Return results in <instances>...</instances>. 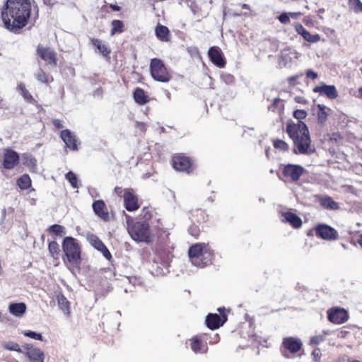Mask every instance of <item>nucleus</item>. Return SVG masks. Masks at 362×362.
Segmentation results:
<instances>
[{
    "label": "nucleus",
    "instance_id": "nucleus-59",
    "mask_svg": "<svg viewBox=\"0 0 362 362\" xmlns=\"http://www.w3.org/2000/svg\"><path fill=\"white\" fill-rule=\"evenodd\" d=\"M242 8L243 9H250V6L246 4H243L241 5Z\"/></svg>",
    "mask_w": 362,
    "mask_h": 362
},
{
    "label": "nucleus",
    "instance_id": "nucleus-36",
    "mask_svg": "<svg viewBox=\"0 0 362 362\" xmlns=\"http://www.w3.org/2000/svg\"><path fill=\"white\" fill-rule=\"evenodd\" d=\"M317 107L319 109V112L317 114L318 122L320 123H324L327 120V110H329V109L327 108V107L325 106L324 105H321V104H318L317 105Z\"/></svg>",
    "mask_w": 362,
    "mask_h": 362
},
{
    "label": "nucleus",
    "instance_id": "nucleus-41",
    "mask_svg": "<svg viewBox=\"0 0 362 362\" xmlns=\"http://www.w3.org/2000/svg\"><path fill=\"white\" fill-rule=\"evenodd\" d=\"M48 231L55 234L56 235H62L65 233L64 227L58 224H54L49 226Z\"/></svg>",
    "mask_w": 362,
    "mask_h": 362
},
{
    "label": "nucleus",
    "instance_id": "nucleus-42",
    "mask_svg": "<svg viewBox=\"0 0 362 362\" xmlns=\"http://www.w3.org/2000/svg\"><path fill=\"white\" fill-rule=\"evenodd\" d=\"M4 346L7 350L15 351H17L18 353H23V354L24 352V349H22L20 347L19 344H17V343H15V342H8V343H6L4 345Z\"/></svg>",
    "mask_w": 362,
    "mask_h": 362
},
{
    "label": "nucleus",
    "instance_id": "nucleus-18",
    "mask_svg": "<svg viewBox=\"0 0 362 362\" xmlns=\"http://www.w3.org/2000/svg\"><path fill=\"white\" fill-rule=\"evenodd\" d=\"M316 235L325 240H334L337 235V231L332 227L322 224L315 228Z\"/></svg>",
    "mask_w": 362,
    "mask_h": 362
},
{
    "label": "nucleus",
    "instance_id": "nucleus-30",
    "mask_svg": "<svg viewBox=\"0 0 362 362\" xmlns=\"http://www.w3.org/2000/svg\"><path fill=\"white\" fill-rule=\"evenodd\" d=\"M23 163L30 170V171H36L37 160L32 155L29 153H24L23 155Z\"/></svg>",
    "mask_w": 362,
    "mask_h": 362
},
{
    "label": "nucleus",
    "instance_id": "nucleus-48",
    "mask_svg": "<svg viewBox=\"0 0 362 362\" xmlns=\"http://www.w3.org/2000/svg\"><path fill=\"white\" fill-rule=\"evenodd\" d=\"M125 280L129 284H132L133 286L140 285L141 283V280L136 276L125 277Z\"/></svg>",
    "mask_w": 362,
    "mask_h": 362
},
{
    "label": "nucleus",
    "instance_id": "nucleus-12",
    "mask_svg": "<svg viewBox=\"0 0 362 362\" xmlns=\"http://www.w3.org/2000/svg\"><path fill=\"white\" fill-rule=\"evenodd\" d=\"M19 161L18 154L12 149H6L4 153L3 166L6 169H13Z\"/></svg>",
    "mask_w": 362,
    "mask_h": 362
},
{
    "label": "nucleus",
    "instance_id": "nucleus-25",
    "mask_svg": "<svg viewBox=\"0 0 362 362\" xmlns=\"http://www.w3.org/2000/svg\"><path fill=\"white\" fill-rule=\"evenodd\" d=\"M26 310L27 306L24 303H12L8 305L9 313L16 317H22Z\"/></svg>",
    "mask_w": 362,
    "mask_h": 362
},
{
    "label": "nucleus",
    "instance_id": "nucleus-52",
    "mask_svg": "<svg viewBox=\"0 0 362 362\" xmlns=\"http://www.w3.org/2000/svg\"><path fill=\"white\" fill-rule=\"evenodd\" d=\"M66 0H43L44 3L48 6H53L57 3H64Z\"/></svg>",
    "mask_w": 362,
    "mask_h": 362
},
{
    "label": "nucleus",
    "instance_id": "nucleus-60",
    "mask_svg": "<svg viewBox=\"0 0 362 362\" xmlns=\"http://www.w3.org/2000/svg\"><path fill=\"white\" fill-rule=\"evenodd\" d=\"M358 243L362 247V234L359 236V238L358 240Z\"/></svg>",
    "mask_w": 362,
    "mask_h": 362
},
{
    "label": "nucleus",
    "instance_id": "nucleus-43",
    "mask_svg": "<svg viewBox=\"0 0 362 362\" xmlns=\"http://www.w3.org/2000/svg\"><path fill=\"white\" fill-rule=\"evenodd\" d=\"M274 146L275 148L283 151H286L288 149V145L283 140H276L274 142Z\"/></svg>",
    "mask_w": 362,
    "mask_h": 362
},
{
    "label": "nucleus",
    "instance_id": "nucleus-11",
    "mask_svg": "<svg viewBox=\"0 0 362 362\" xmlns=\"http://www.w3.org/2000/svg\"><path fill=\"white\" fill-rule=\"evenodd\" d=\"M313 91L319 93L320 95H326L329 99H336L338 97V92L334 85H327L322 83L320 85L315 86Z\"/></svg>",
    "mask_w": 362,
    "mask_h": 362
},
{
    "label": "nucleus",
    "instance_id": "nucleus-19",
    "mask_svg": "<svg viewBox=\"0 0 362 362\" xmlns=\"http://www.w3.org/2000/svg\"><path fill=\"white\" fill-rule=\"evenodd\" d=\"M189 342L190 348L194 354H205L208 351L207 344L201 339V337H193L189 340Z\"/></svg>",
    "mask_w": 362,
    "mask_h": 362
},
{
    "label": "nucleus",
    "instance_id": "nucleus-62",
    "mask_svg": "<svg viewBox=\"0 0 362 362\" xmlns=\"http://www.w3.org/2000/svg\"><path fill=\"white\" fill-rule=\"evenodd\" d=\"M166 95H167L168 99L170 98V93L168 91H166Z\"/></svg>",
    "mask_w": 362,
    "mask_h": 362
},
{
    "label": "nucleus",
    "instance_id": "nucleus-33",
    "mask_svg": "<svg viewBox=\"0 0 362 362\" xmlns=\"http://www.w3.org/2000/svg\"><path fill=\"white\" fill-rule=\"evenodd\" d=\"M18 89L21 91V94L27 102L30 103H34L35 102V99L26 89L25 86L23 83H20L18 85Z\"/></svg>",
    "mask_w": 362,
    "mask_h": 362
},
{
    "label": "nucleus",
    "instance_id": "nucleus-34",
    "mask_svg": "<svg viewBox=\"0 0 362 362\" xmlns=\"http://www.w3.org/2000/svg\"><path fill=\"white\" fill-rule=\"evenodd\" d=\"M18 187L22 189H26L29 188L31 185V180L28 175H23L17 180Z\"/></svg>",
    "mask_w": 362,
    "mask_h": 362
},
{
    "label": "nucleus",
    "instance_id": "nucleus-20",
    "mask_svg": "<svg viewBox=\"0 0 362 362\" xmlns=\"http://www.w3.org/2000/svg\"><path fill=\"white\" fill-rule=\"evenodd\" d=\"M208 54L210 60L218 67H224L226 62L223 57L222 53L218 47H211L209 51Z\"/></svg>",
    "mask_w": 362,
    "mask_h": 362
},
{
    "label": "nucleus",
    "instance_id": "nucleus-51",
    "mask_svg": "<svg viewBox=\"0 0 362 362\" xmlns=\"http://www.w3.org/2000/svg\"><path fill=\"white\" fill-rule=\"evenodd\" d=\"M52 124L57 129H62L64 127L63 122L59 119H54L52 121Z\"/></svg>",
    "mask_w": 362,
    "mask_h": 362
},
{
    "label": "nucleus",
    "instance_id": "nucleus-24",
    "mask_svg": "<svg viewBox=\"0 0 362 362\" xmlns=\"http://www.w3.org/2000/svg\"><path fill=\"white\" fill-rule=\"evenodd\" d=\"M281 216L283 222L289 223L295 228H299L302 226L301 218L292 212H285Z\"/></svg>",
    "mask_w": 362,
    "mask_h": 362
},
{
    "label": "nucleus",
    "instance_id": "nucleus-39",
    "mask_svg": "<svg viewBox=\"0 0 362 362\" xmlns=\"http://www.w3.org/2000/svg\"><path fill=\"white\" fill-rule=\"evenodd\" d=\"M124 24L119 20H114L112 22L111 35H114L116 33H122Z\"/></svg>",
    "mask_w": 362,
    "mask_h": 362
},
{
    "label": "nucleus",
    "instance_id": "nucleus-7",
    "mask_svg": "<svg viewBox=\"0 0 362 362\" xmlns=\"http://www.w3.org/2000/svg\"><path fill=\"white\" fill-rule=\"evenodd\" d=\"M150 70L151 76L157 81L168 83L171 78L165 66L160 59L154 58L151 60Z\"/></svg>",
    "mask_w": 362,
    "mask_h": 362
},
{
    "label": "nucleus",
    "instance_id": "nucleus-63",
    "mask_svg": "<svg viewBox=\"0 0 362 362\" xmlns=\"http://www.w3.org/2000/svg\"><path fill=\"white\" fill-rule=\"evenodd\" d=\"M349 362H362V361H361L359 360H351V361H349Z\"/></svg>",
    "mask_w": 362,
    "mask_h": 362
},
{
    "label": "nucleus",
    "instance_id": "nucleus-3",
    "mask_svg": "<svg viewBox=\"0 0 362 362\" xmlns=\"http://www.w3.org/2000/svg\"><path fill=\"white\" fill-rule=\"evenodd\" d=\"M127 231L130 237L136 242L150 243L153 240V235L150 226L146 221L134 222L131 216L126 214Z\"/></svg>",
    "mask_w": 362,
    "mask_h": 362
},
{
    "label": "nucleus",
    "instance_id": "nucleus-15",
    "mask_svg": "<svg viewBox=\"0 0 362 362\" xmlns=\"http://www.w3.org/2000/svg\"><path fill=\"white\" fill-rule=\"evenodd\" d=\"M227 320L226 315L209 314L206 317V324L211 329H216L222 326Z\"/></svg>",
    "mask_w": 362,
    "mask_h": 362
},
{
    "label": "nucleus",
    "instance_id": "nucleus-27",
    "mask_svg": "<svg viewBox=\"0 0 362 362\" xmlns=\"http://www.w3.org/2000/svg\"><path fill=\"white\" fill-rule=\"evenodd\" d=\"M320 204L327 209L337 210L339 208L337 202H334L332 197L326 195L318 196Z\"/></svg>",
    "mask_w": 362,
    "mask_h": 362
},
{
    "label": "nucleus",
    "instance_id": "nucleus-9",
    "mask_svg": "<svg viewBox=\"0 0 362 362\" xmlns=\"http://www.w3.org/2000/svg\"><path fill=\"white\" fill-rule=\"evenodd\" d=\"M23 347V354L28 356L30 362H44L45 354L40 349L30 344H27Z\"/></svg>",
    "mask_w": 362,
    "mask_h": 362
},
{
    "label": "nucleus",
    "instance_id": "nucleus-1",
    "mask_svg": "<svg viewBox=\"0 0 362 362\" xmlns=\"http://www.w3.org/2000/svg\"><path fill=\"white\" fill-rule=\"evenodd\" d=\"M31 13L29 0H7L1 9L3 26L13 33H19L28 23Z\"/></svg>",
    "mask_w": 362,
    "mask_h": 362
},
{
    "label": "nucleus",
    "instance_id": "nucleus-55",
    "mask_svg": "<svg viewBox=\"0 0 362 362\" xmlns=\"http://www.w3.org/2000/svg\"><path fill=\"white\" fill-rule=\"evenodd\" d=\"M224 80L226 83H233V81H234V78L232 75L230 74H227L224 76Z\"/></svg>",
    "mask_w": 362,
    "mask_h": 362
},
{
    "label": "nucleus",
    "instance_id": "nucleus-58",
    "mask_svg": "<svg viewBox=\"0 0 362 362\" xmlns=\"http://www.w3.org/2000/svg\"><path fill=\"white\" fill-rule=\"evenodd\" d=\"M301 13L300 12L296 13H289V16H291L293 18H297L298 16H300Z\"/></svg>",
    "mask_w": 362,
    "mask_h": 362
},
{
    "label": "nucleus",
    "instance_id": "nucleus-17",
    "mask_svg": "<svg viewBox=\"0 0 362 362\" xmlns=\"http://www.w3.org/2000/svg\"><path fill=\"white\" fill-rule=\"evenodd\" d=\"M126 209L129 211H136L139 208L136 195L130 189H125L123 195Z\"/></svg>",
    "mask_w": 362,
    "mask_h": 362
},
{
    "label": "nucleus",
    "instance_id": "nucleus-10",
    "mask_svg": "<svg viewBox=\"0 0 362 362\" xmlns=\"http://www.w3.org/2000/svg\"><path fill=\"white\" fill-rule=\"evenodd\" d=\"M37 53L40 57L48 64L53 66L57 65V54L52 49L38 46Z\"/></svg>",
    "mask_w": 362,
    "mask_h": 362
},
{
    "label": "nucleus",
    "instance_id": "nucleus-50",
    "mask_svg": "<svg viewBox=\"0 0 362 362\" xmlns=\"http://www.w3.org/2000/svg\"><path fill=\"white\" fill-rule=\"evenodd\" d=\"M305 74L308 78H310L312 80H315L317 77V74L311 69H308Z\"/></svg>",
    "mask_w": 362,
    "mask_h": 362
},
{
    "label": "nucleus",
    "instance_id": "nucleus-56",
    "mask_svg": "<svg viewBox=\"0 0 362 362\" xmlns=\"http://www.w3.org/2000/svg\"><path fill=\"white\" fill-rule=\"evenodd\" d=\"M354 96L358 98H362V87L358 88V90L354 93Z\"/></svg>",
    "mask_w": 362,
    "mask_h": 362
},
{
    "label": "nucleus",
    "instance_id": "nucleus-47",
    "mask_svg": "<svg viewBox=\"0 0 362 362\" xmlns=\"http://www.w3.org/2000/svg\"><path fill=\"white\" fill-rule=\"evenodd\" d=\"M279 21L284 24H288L290 23V17L288 13H282L278 16Z\"/></svg>",
    "mask_w": 362,
    "mask_h": 362
},
{
    "label": "nucleus",
    "instance_id": "nucleus-29",
    "mask_svg": "<svg viewBox=\"0 0 362 362\" xmlns=\"http://www.w3.org/2000/svg\"><path fill=\"white\" fill-rule=\"evenodd\" d=\"M155 33L160 41L168 42L170 40V31L166 26L158 24L156 27Z\"/></svg>",
    "mask_w": 362,
    "mask_h": 362
},
{
    "label": "nucleus",
    "instance_id": "nucleus-44",
    "mask_svg": "<svg viewBox=\"0 0 362 362\" xmlns=\"http://www.w3.org/2000/svg\"><path fill=\"white\" fill-rule=\"evenodd\" d=\"M25 337H30L35 340L42 341V336L40 333H36L33 331H27L23 333Z\"/></svg>",
    "mask_w": 362,
    "mask_h": 362
},
{
    "label": "nucleus",
    "instance_id": "nucleus-28",
    "mask_svg": "<svg viewBox=\"0 0 362 362\" xmlns=\"http://www.w3.org/2000/svg\"><path fill=\"white\" fill-rule=\"evenodd\" d=\"M92 45L95 47L96 51L100 53L104 57L109 59L110 58V49L99 39H92Z\"/></svg>",
    "mask_w": 362,
    "mask_h": 362
},
{
    "label": "nucleus",
    "instance_id": "nucleus-26",
    "mask_svg": "<svg viewBox=\"0 0 362 362\" xmlns=\"http://www.w3.org/2000/svg\"><path fill=\"white\" fill-rule=\"evenodd\" d=\"M296 32L309 42H317L320 40L319 35H311L301 24L296 26Z\"/></svg>",
    "mask_w": 362,
    "mask_h": 362
},
{
    "label": "nucleus",
    "instance_id": "nucleus-14",
    "mask_svg": "<svg viewBox=\"0 0 362 362\" xmlns=\"http://www.w3.org/2000/svg\"><path fill=\"white\" fill-rule=\"evenodd\" d=\"M173 166L177 171L189 173L192 163L188 157L179 155L173 157Z\"/></svg>",
    "mask_w": 362,
    "mask_h": 362
},
{
    "label": "nucleus",
    "instance_id": "nucleus-37",
    "mask_svg": "<svg viewBox=\"0 0 362 362\" xmlns=\"http://www.w3.org/2000/svg\"><path fill=\"white\" fill-rule=\"evenodd\" d=\"M48 250L49 254L54 259H58L59 255V245L57 242L52 241L49 243Z\"/></svg>",
    "mask_w": 362,
    "mask_h": 362
},
{
    "label": "nucleus",
    "instance_id": "nucleus-45",
    "mask_svg": "<svg viewBox=\"0 0 362 362\" xmlns=\"http://www.w3.org/2000/svg\"><path fill=\"white\" fill-rule=\"evenodd\" d=\"M325 340V337L323 335L319 334L314 337H312L310 340V344L313 346H316L320 344Z\"/></svg>",
    "mask_w": 362,
    "mask_h": 362
},
{
    "label": "nucleus",
    "instance_id": "nucleus-38",
    "mask_svg": "<svg viewBox=\"0 0 362 362\" xmlns=\"http://www.w3.org/2000/svg\"><path fill=\"white\" fill-rule=\"evenodd\" d=\"M88 240L95 249L98 250L103 247L104 245L103 243L95 235L93 234H90L88 235Z\"/></svg>",
    "mask_w": 362,
    "mask_h": 362
},
{
    "label": "nucleus",
    "instance_id": "nucleus-6",
    "mask_svg": "<svg viewBox=\"0 0 362 362\" xmlns=\"http://www.w3.org/2000/svg\"><path fill=\"white\" fill-rule=\"evenodd\" d=\"M303 344L300 339L293 337H285L280 347L281 355L287 359H291L302 348Z\"/></svg>",
    "mask_w": 362,
    "mask_h": 362
},
{
    "label": "nucleus",
    "instance_id": "nucleus-23",
    "mask_svg": "<svg viewBox=\"0 0 362 362\" xmlns=\"http://www.w3.org/2000/svg\"><path fill=\"white\" fill-rule=\"evenodd\" d=\"M55 298L57 300L59 309L66 316L70 315V302L60 291L55 292Z\"/></svg>",
    "mask_w": 362,
    "mask_h": 362
},
{
    "label": "nucleus",
    "instance_id": "nucleus-13",
    "mask_svg": "<svg viewBox=\"0 0 362 362\" xmlns=\"http://www.w3.org/2000/svg\"><path fill=\"white\" fill-rule=\"evenodd\" d=\"M60 138L65 143L66 147L71 151L78 150V140L75 134L69 129H64L60 132Z\"/></svg>",
    "mask_w": 362,
    "mask_h": 362
},
{
    "label": "nucleus",
    "instance_id": "nucleus-22",
    "mask_svg": "<svg viewBox=\"0 0 362 362\" xmlns=\"http://www.w3.org/2000/svg\"><path fill=\"white\" fill-rule=\"evenodd\" d=\"M298 58V53L290 48L281 51L279 57V64L284 66H287L293 59Z\"/></svg>",
    "mask_w": 362,
    "mask_h": 362
},
{
    "label": "nucleus",
    "instance_id": "nucleus-8",
    "mask_svg": "<svg viewBox=\"0 0 362 362\" xmlns=\"http://www.w3.org/2000/svg\"><path fill=\"white\" fill-rule=\"evenodd\" d=\"M305 170L300 165L286 164L282 168V175L285 182H296Z\"/></svg>",
    "mask_w": 362,
    "mask_h": 362
},
{
    "label": "nucleus",
    "instance_id": "nucleus-46",
    "mask_svg": "<svg viewBox=\"0 0 362 362\" xmlns=\"http://www.w3.org/2000/svg\"><path fill=\"white\" fill-rule=\"evenodd\" d=\"M36 78L41 83H47L49 76L42 69L36 74Z\"/></svg>",
    "mask_w": 362,
    "mask_h": 362
},
{
    "label": "nucleus",
    "instance_id": "nucleus-35",
    "mask_svg": "<svg viewBox=\"0 0 362 362\" xmlns=\"http://www.w3.org/2000/svg\"><path fill=\"white\" fill-rule=\"evenodd\" d=\"M348 4L349 8L355 13H362V2L361 0H349Z\"/></svg>",
    "mask_w": 362,
    "mask_h": 362
},
{
    "label": "nucleus",
    "instance_id": "nucleus-61",
    "mask_svg": "<svg viewBox=\"0 0 362 362\" xmlns=\"http://www.w3.org/2000/svg\"><path fill=\"white\" fill-rule=\"evenodd\" d=\"M218 310L220 312L221 315H223V314L222 313V312L224 310V308H219L218 309Z\"/></svg>",
    "mask_w": 362,
    "mask_h": 362
},
{
    "label": "nucleus",
    "instance_id": "nucleus-32",
    "mask_svg": "<svg viewBox=\"0 0 362 362\" xmlns=\"http://www.w3.org/2000/svg\"><path fill=\"white\" fill-rule=\"evenodd\" d=\"M269 110L274 112H281L284 110V101L280 98H274L272 103L268 106Z\"/></svg>",
    "mask_w": 362,
    "mask_h": 362
},
{
    "label": "nucleus",
    "instance_id": "nucleus-16",
    "mask_svg": "<svg viewBox=\"0 0 362 362\" xmlns=\"http://www.w3.org/2000/svg\"><path fill=\"white\" fill-rule=\"evenodd\" d=\"M348 319L346 311L342 308H336L328 311V320L334 324H342Z\"/></svg>",
    "mask_w": 362,
    "mask_h": 362
},
{
    "label": "nucleus",
    "instance_id": "nucleus-4",
    "mask_svg": "<svg viewBox=\"0 0 362 362\" xmlns=\"http://www.w3.org/2000/svg\"><path fill=\"white\" fill-rule=\"evenodd\" d=\"M189 259L193 265L204 268L212 263L214 252L208 244L197 243L188 251Z\"/></svg>",
    "mask_w": 362,
    "mask_h": 362
},
{
    "label": "nucleus",
    "instance_id": "nucleus-54",
    "mask_svg": "<svg viewBox=\"0 0 362 362\" xmlns=\"http://www.w3.org/2000/svg\"><path fill=\"white\" fill-rule=\"evenodd\" d=\"M312 355L313 356L315 360L319 359L321 356L320 350L319 349H315V350L313 351Z\"/></svg>",
    "mask_w": 362,
    "mask_h": 362
},
{
    "label": "nucleus",
    "instance_id": "nucleus-64",
    "mask_svg": "<svg viewBox=\"0 0 362 362\" xmlns=\"http://www.w3.org/2000/svg\"><path fill=\"white\" fill-rule=\"evenodd\" d=\"M124 292H126V293L128 292L127 288H124Z\"/></svg>",
    "mask_w": 362,
    "mask_h": 362
},
{
    "label": "nucleus",
    "instance_id": "nucleus-57",
    "mask_svg": "<svg viewBox=\"0 0 362 362\" xmlns=\"http://www.w3.org/2000/svg\"><path fill=\"white\" fill-rule=\"evenodd\" d=\"M110 7L114 11H119L121 9L120 6H119L116 4H110Z\"/></svg>",
    "mask_w": 362,
    "mask_h": 362
},
{
    "label": "nucleus",
    "instance_id": "nucleus-53",
    "mask_svg": "<svg viewBox=\"0 0 362 362\" xmlns=\"http://www.w3.org/2000/svg\"><path fill=\"white\" fill-rule=\"evenodd\" d=\"M189 232L193 236H197L198 235V228L195 226H192L189 228Z\"/></svg>",
    "mask_w": 362,
    "mask_h": 362
},
{
    "label": "nucleus",
    "instance_id": "nucleus-21",
    "mask_svg": "<svg viewBox=\"0 0 362 362\" xmlns=\"http://www.w3.org/2000/svg\"><path fill=\"white\" fill-rule=\"evenodd\" d=\"M93 209L95 214L103 221L109 220V214L103 200H96L93 203Z\"/></svg>",
    "mask_w": 362,
    "mask_h": 362
},
{
    "label": "nucleus",
    "instance_id": "nucleus-40",
    "mask_svg": "<svg viewBox=\"0 0 362 362\" xmlns=\"http://www.w3.org/2000/svg\"><path fill=\"white\" fill-rule=\"evenodd\" d=\"M65 177L74 188H78V177L75 173L69 171L66 174Z\"/></svg>",
    "mask_w": 362,
    "mask_h": 362
},
{
    "label": "nucleus",
    "instance_id": "nucleus-5",
    "mask_svg": "<svg viewBox=\"0 0 362 362\" xmlns=\"http://www.w3.org/2000/svg\"><path fill=\"white\" fill-rule=\"evenodd\" d=\"M62 248L69 263L78 267L81 264V248L76 240L72 237L64 238Z\"/></svg>",
    "mask_w": 362,
    "mask_h": 362
},
{
    "label": "nucleus",
    "instance_id": "nucleus-31",
    "mask_svg": "<svg viewBox=\"0 0 362 362\" xmlns=\"http://www.w3.org/2000/svg\"><path fill=\"white\" fill-rule=\"evenodd\" d=\"M134 99L139 105H144L148 102V96L146 95L144 90L140 88L135 89Z\"/></svg>",
    "mask_w": 362,
    "mask_h": 362
},
{
    "label": "nucleus",
    "instance_id": "nucleus-2",
    "mask_svg": "<svg viewBox=\"0 0 362 362\" xmlns=\"http://www.w3.org/2000/svg\"><path fill=\"white\" fill-rule=\"evenodd\" d=\"M293 116L298 119V122L288 124L286 127V132L293 141V153L303 155L311 154L315 151V148L311 146L308 127L300 121L305 118L307 113L305 110H297L294 111Z\"/></svg>",
    "mask_w": 362,
    "mask_h": 362
},
{
    "label": "nucleus",
    "instance_id": "nucleus-49",
    "mask_svg": "<svg viewBox=\"0 0 362 362\" xmlns=\"http://www.w3.org/2000/svg\"><path fill=\"white\" fill-rule=\"evenodd\" d=\"M98 250L102 252V254L106 259H110L112 257L110 251L105 245H103V247H100Z\"/></svg>",
    "mask_w": 362,
    "mask_h": 362
}]
</instances>
